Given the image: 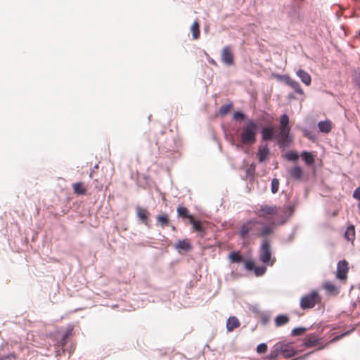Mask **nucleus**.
<instances>
[{"mask_svg": "<svg viewBox=\"0 0 360 360\" xmlns=\"http://www.w3.org/2000/svg\"><path fill=\"white\" fill-rule=\"evenodd\" d=\"M177 214L179 217L186 219V218H191V216L189 214L188 210L184 206H179L177 208Z\"/></svg>", "mask_w": 360, "mask_h": 360, "instance_id": "obj_30", "label": "nucleus"}, {"mask_svg": "<svg viewBox=\"0 0 360 360\" xmlns=\"http://www.w3.org/2000/svg\"><path fill=\"white\" fill-rule=\"evenodd\" d=\"M136 216H137L139 220L141 221L146 226H149V224H148L149 212H148V211L146 209L142 208L139 206L136 207Z\"/></svg>", "mask_w": 360, "mask_h": 360, "instance_id": "obj_10", "label": "nucleus"}, {"mask_svg": "<svg viewBox=\"0 0 360 360\" xmlns=\"http://www.w3.org/2000/svg\"><path fill=\"white\" fill-rule=\"evenodd\" d=\"M71 333L72 329H70V330H67L63 334L60 341L58 342L59 346L61 347L62 349H63V347L66 345L70 335H71Z\"/></svg>", "mask_w": 360, "mask_h": 360, "instance_id": "obj_31", "label": "nucleus"}, {"mask_svg": "<svg viewBox=\"0 0 360 360\" xmlns=\"http://www.w3.org/2000/svg\"><path fill=\"white\" fill-rule=\"evenodd\" d=\"M15 356L14 353H11L8 355H5V356H0V360H10L11 359H15Z\"/></svg>", "mask_w": 360, "mask_h": 360, "instance_id": "obj_46", "label": "nucleus"}, {"mask_svg": "<svg viewBox=\"0 0 360 360\" xmlns=\"http://www.w3.org/2000/svg\"><path fill=\"white\" fill-rule=\"evenodd\" d=\"M348 270V262L346 260L339 261L337 265V278L339 280H345Z\"/></svg>", "mask_w": 360, "mask_h": 360, "instance_id": "obj_7", "label": "nucleus"}, {"mask_svg": "<svg viewBox=\"0 0 360 360\" xmlns=\"http://www.w3.org/2000/svg\"><path fill=\"white\" fill-rule=\"evenodd\" d=\"M275 77L278 81L285 83L288 86L290 83V79H292L288 75H276Z\"/></svg>", "mask_w": 360, "mask_h": 360, "instance_id": "obj_38", "label": "nucleus"}, {"mask_svg": "<svg viewBox=\"0 0 360 360\" xmlns=\"http://www.w3.org/2000/svg\"><path fill=\"white\" fill-rule=\"evenodd\" d=\"M285 158L288 161L297 162L299 158V154L296 151H289L285 154Z\"/></svg>", "mask_w": 360, "mask_h": 360, "instance_id": "obj_32", "label": "nucleus"}, {"mask_svg": "<svg viewBox=\"0 0 360 360\" xmlns=\"http://www.w3.org/2000/svg\"><path fill=\"white\" fill-rule=\"evenodd\" d=\"M259 259L264 265L271 266L276 262V258L272 257L270 241L267 238H264L262 240L259 248Z\"/></svg>", "mask_w": 360, "mask_h": 360, "instance_id": "obj_2", "label": "nucleus"}, {"mask_svg": "<svg viewBox=\"0 0 360 360\" xmlns=\"http://www.w3.org/2000/svg\"><path fill=\"white\" fill-rule=\"evenodd\" d=\"M296 75L300 79L302 82L306 86H309L311 82V77L310 75L302 69H299L296 71Z\"/></svg>", "mask_w": 360, "mask_h": 360, "instance_id": "obj_12", "label": "nucleus"}, {"mask_svg": "<svg viewBox=\"0 0 360 360\" xmlns=\"http://www.w3.org/2000/svg\"><path fill=\"white\" fill-rule=\"evenodd\" d=\"M357 207H358V210H359V213L360 214V202H359Z\"/></svg>", "mask_w": 360, "mask_h": 360, "instance_id": "obj_50", "label": "nucleus"}, {"mask_svg": "<svg viewBox=\"0 0 360 360\" xmlns=\"http://www.w3.org/2000/svg\"><path fill=\"white\" fill-rule=\"evenodd\" d=\"M244 263V265H245V268L248 270V271H252L255 270V263L254 261L251 260V259H249V260H245V262H243Z\"/></svg>", "mask_w": 360, "mask_h": 360, "instance_id": "obj_40", "label": "nucleus"}, {"mask_svg": "<svg viewBox=\"0 0 360 360\" xmlns=\"http://www.w3.org/2000/svg\"><path fill=\"white\" fill-rule=\"evenodd\" d=\"M289 174L294 180H300L303 176V169L300 166L296 165L290 169Z\"/></svg>", "mask_w": 360, "mask_h": 360, "instance_id": "obj_14", "label": "nucleus"}, {"mask_svg": "<svg viewBox=\"0 0 360 360\" xmlns=\"http://www.w3.org/2000/svg\"><path fill=\"white\" fill-rule=\"evenodd\" d=\"M169 226H171V229L173 231H176V228L174 225H170Z\"/></svg>", "mask_w": 360, "mask_h": 360, "instance_id": "obj_49", "label": "nucleus"}, {"mask_svg": "<svg viewBox=\"0 0 360 360\" xmlns=\"http://www.w3.org/2000/svg\"><path fill=\"white\" fill-rule=\"evenodd\" d=\"M268 347L266 343H260L257 346L256 351L258 354H264L267 351Z\"/></svg>", "mask_w": 360, "mask_h": 360, "instance_id": "obj_43", "label": "nucleus"}, {"mask_svg": "<svg viewBox=\"0 0 360 360\" xmlns=\"http://www.w3.org/2000/svg\"><path fill=\"white\" fill-rule=\"evenodd\" d=\"M94 171V169H93V170L90 172V174H89L90 177H91V176H92V174H93Z\"/></svg>", "mask_w": 360, "mask_h": 360, "instance_id": "obj_52", "label": "nucleus"}, {"mask_svg": "<svg viewBox=\"0 0 360 360\" xmlns=\"http://www.w3.org/2000/svg\"><path fill=\"white\" fill-rule=\"evenodd\" d=\"M323 287L328 292L331 294L337 293L338 291L337 287L333 283L328 281L324 283Z\"/></svg>", "mask_w": 360, "mask_h": 360, "instance_id": "obj_34", "label": "nucleus"}, {"mask_svg": "<svg viewBox=\"0 0 360 360\" xmlns=\"http://www.w3.org/2000/svg\"><path fill=\"white\" fill-rule=\"evenodd\" d=\"M3 347H4V345L2 344V345H1L0 349H3Z\"/></svg>", "mask_w": 360, "mask_h": 360, "instance_id": "obj_56", "label": "nucleus"}, {"mask_svg": "<svg viewBox=\"0 0 360 360\" xmlns=\"http://www.w3.org/2000/svg\"><path fill=\"white\" fill-rule=\"evenodd\" d=\"M304 135H305L306 136L309 137V134H308L307 131H304Z\"/></svg>", "mask_w": 360, "mask_h": 360, "instance_id": "obj_51", "label": "nucleus"}, {"mask_svg": "<svg viewBox=\"0 0 360 360\" xmlns=\"http://www.w3.org/2000/svg\"><path fill=\"white\" fill-rule=\"evenodd\" d=\"M262 140L268 141L276 138V131L272 126H265L261 130Z\"/></svg>", "mask_w": 360, "mask_h": 360, "instance_id": "obj_6", "label": "nucleus"}, {"mask_svg": "<svg viewBox=\"0 0 360 360\" xmlns=\"http://www.w3.org/2000/svg\"><path fill=\"white\" fill-rule=\"evenodd\" d=\"M289 317L285 314H280L275 319V323L276 326H283L289 322Z\"/></svg>", "mask_w": 360, "mask_h": 360, "instance_id": "obj_28", "label": "nucleus"}, {"mask_svg": "<svg viewBox=\"0 0 360 360\" xmlns=\"http://www.w3.org/2000/svg\"><path fill=\"white\" fill-rule=\"evenodd\" d=\"M190 222L192 224V227L194 231L199 233L203 231V227L199 221L191 219Z\"/></svg>", "mask_w": 360, "mask_h": 360, "instance_id": "obj_35", "label": "nucleus"}, {"mask_svg": "<svg viewBox=\"0 0 360 360\" xmlns=\"http://www.w3.org/2000/svg\"><path fill=\"white\" fill-rule=\"evenodd\" d=\"M319 343V339L314 335H308L304 339L303 345L307 347L315 346Z\"/></svg>", "mask_w": 360, "mask_h": 360, "instance_id": "obj_15", "label": "nucleus"}, {"mask_svg": "<svg viewBox=\"0 0 360 360\" xmlns=\"http://www.w3.org/2000/svg\"><path fill=\"white\" fill-rule=\"evenodd\" d=\"M176 249L179 250L188 251L191 249V245L188 241L186 240H179L175 245Z\"/></svg>", "mask_w": 360, "mask_h": 360, "instance_id": "obj_24", "label": "nucleus"}, {"mask_svg": "<svg viewBox=\"0 0 360 360\" xmlns=\"http://www.w3.org/2000/svg\"><path fill=\"white\" fill-rule=\"evenodd\" d=\"M221 60L226 66L234 64V56L231 46H226L221 50Z\"/></svg>", "mask_w": 360, "mask_h": 360, "instance_id": "obj_5", "label": "nucleus"}, {"mask_svg": "<svg viewBox=\"0 0 360 360\" xmlns=\"http://www.w3.org/2000/svg\"><path fill=\"white\" fill-rule=\"evenodd\" d=\"M288 86L291 87L297 94L300 95L304 94L302 89L301 88L299 82H297L296 80L291 79L288 84Z\"/></svg>", "mask_w": 360, "mask_h": 360, "instance_id": "obj_27", "label": "nucleus"}, {"mask_svg": "<svg viewBox=\"0 0 360 360\" xmlns=\"http://www.w3.org/2000/svg\"><path fill=\"white\" fill-rule=\"evenodd\" d=\"M266 271V266H255V269L254 270V273L257 276H263L265 272Z\"/></svg>", "mask_w": 360, "mask_h": 360, "instance_id": "obj_41", "label": "nucleus"}, {"mask_svg": "<svg viewBox=\"0 0 360 360\" xmlns=\"http://www.w3.org/2000/svg\"><path fill=\"white\" fill-rule=\"evenodd\" d=\"M259 223L262 225V229L259 233L261 236H268L273 233V226L274 223H273L272 225L266 224L262 222Z\"/></svg>", "mask_w": 360, "mask_h": 360, "instance_id": "obj_25", "label": "nucleus"}, {"mask_svg": "<svg viewBox=\"0 0 360 360\" xmlns=\"http://www.w3.org/2000/svg\"><path fill=\"white\" fill-rule=\"evenodd\" d=\"M294 233H292L290 236V239H292L293 238Z\"/></svg>", "mask_w": 360, "mask_h": 360, "instance_id": "obj_53", "label": "nucleus"}, {"mask_svg": "<svg viewBox=\"0 0 360 360\" xmlns=\"http://www.w3.org/2000/svg\"><path fill=\"white\" fill-rule=\"evenodd\" d=\"M205 54L206 58H207V61L209 62V63H210L214 66L218 65L217 63L212 58H211L207 53L205 52Z\"/></svg>", "mask_w": 360, "mask_h": 360, "instance_id": "obj_45", "label": "nucleus"}, {"mask_svg": "<svg viewBox=\"0 0 360 360\" xmlns=\"http://www.w3.org/2000/svg\"><path fill=\"white\" fill-rule=\"evenodd\" d=\"M276 207L268 205H262L258 210L259 216L271 215L276 213Z\"/></svg>", "mask_w": 360, "mask_h": 360, "instance_id": "obj_16", "label": "nucleus"}, {"mask_svg": "<svg viewBox=\"0 0 360 360\" xmlns=\"http://www.w3.org/2000/svg\"><path fill=\"white\" fill-rule=\"evenodd\" d=\"M290 130H280L278 134L276 135L278 139V144L280 148H287L290 146L292 138L290 135Z\"/></svg>", "mask_w": 360, "mask_h": 360, "instance_id": "obj_4", "label": "nucleus"}, {"mask_svg": "<svg viewBox=\"0 0 360 360\" xmlns=\"http://www.w3.org/2000/svg\"><path fill=\"white\" fill-rule=\"evenodd\" d=\"M354 81L356 84L360 88V72H356L354 75Z\"/></svg>", "mask_w": 360, "mask_h": 360, "instance_id": "obj_47", "label": "nucleus"}, {"mask_svg": "<svg viewBox=\"0 0 360 360\" xmlns=\"http://www.w3.org/2000/svg\"><path fill=\"white\" fill-rule=\"evenodd\" d=\"M233 118L235 120L243 121L246 120V115L242 111H236L233 114Z\"/></svg>", "mask_w": 360, "mask_h": 360, "instance_id": "obj_42", "label": "nucleus"}, {"mask_svg": "<svg viewBox=\"0 0 360 360\" xmlns=\"http://www.w3.org/2000/svg\"><path fill=\"white\" fill-rule=\"evenodd\" d=\"M251 223H252V221H248L246 224H243L240 226V237L242 239H245L247 238L248 234L251 229L250 227L249 226V224Z\"/></svg>", "mask_w": 360, "mask_h": 360, "instance_id": "obj_26", "label": "nucleus"}, {"mask_svg": "<svg viewBox=\"0 0 360 360\" xmlns=\"http://www.w3.org/2000/svg\"><path fill=\"white\" fill-rule=\"evenodd\" d=\"M257 124L252 120H248L246 124L242 128V131L239 136V142L235 143L232 140L231 144L234 145L238 149L242 148L243 146L255 144L257 140Z\"/></svg>", "mask_w": 360, "mask_h": 360, "instance_id": "obj_1", "label": "nucleus"}, {"mask_svg": "<svg viewBox=\"0 0 360 360\" xmlns=\"http://www.w3.org/2000/svg\"><path fill=\"white\" fill-rule=\"evenodd\" d=\"M74 192L78 195H84L86 189L84 188L82 182H77L73 184Z\"/></svg>", "mask_w": 360, "mask_h": 360, "instance_id": "obj_33", "label": "nucleus"}, {"mask_svg": "<svg viewBox=\"0 0 360 360\" xmlns=\"http://www.w3.org/2000/svg\"><path fill=\"white\" fill-rule=\"evenodd\" d=\"M295 210L294 205H288L281 210V224H285L292 215Z\"/></svg>", "mask_w": 360, "mask_h": 360, "instance_id": "obj_8", "label": "nucleus"}, {"mask_svg": "<svg viewBox=\"0 0 360 360\" xmlns=\"http://www.w3.org/2000/svg\"><path fill=\"white\" fill-rule=\"evenodd\" d=\"M320 297L317 291L313 290L311 292L302 296L300 299V307L302 309H309L315 307L319 301Z\"/></svg>", "mask_w": 360, "mask_h": 360, "instance_id": "obj_3", "label": "nucleus"}, {"mask_svg": "<svg viewBox=\"0 0 360 360\" xmlns=\"http://www.w3.org/2000/svg\"><path fill=\"white\" fill-rule=\"evenodd\" d=\"M290 130L289 126V117L287 114H283L280 119V130Z\"/></svg>", "mask_w": 360, "mask_h": 360, "instance_id": "obj_23", "label": "nucleus"}, {"mask_svg": "<svg viewBox=\"0 0 360 360\" xmlns=\"http://www.w3.org/2000/svg\"><path fill=\"white\" fill-rule=\"evenodd\" d=\"M192 37L193 39H196L200 36V25L198 21H194L191 27Z\"/></svg>", "mask_w": 360, "mask_h": 360, "instance_id": "obj_29", "label": "nucleus"}, {"mask_svg": "<svg viewBox=\"0 0 360 360\" xmlns=\"http://www.w3.org/2000/svg\"><path fill=\"white\" fill-rule=\"evenodd\" d=\"M323 347H324L323 346L319 348V349H322Z\"/></svg>", "mask_w": 360, "mask_h": 360, "instance_id": "obj_57", "label": "nucleus"}, {"mask_svg": "<svg viewBox=\"0 0 360 360\" xmlns=\"http://www.w3.org/2000/svg\"><path fill=\"white\" fill-rule=\"evenodd\" d=\"M229 258L232 263H243L245 262V258L238 251L231 252Z\"/></svg>", "mask_w": 360, "mask_h": 360, "instance_id": "obj_18", "label": "nucleus"}, {"mask_svg": "<svg viewBox=\"0 0 360 360\" xmlns=\"http://www.w3.org/2000/svg\"><path fill=\"white\" fill-rule=\"evenodd\" d=\"M282 342L276 343L271 348L270 353L266 356L267 360H276L280 354H282Z\"/></svg>", "mask_w": 360, "mask_h": 360, "instance_id": "obj_9", "label": "nucleus"}, {"mask_svg": "<svg viewBox=\"0 0 360 360\" xmlns=\"http://www.w3.org/2000/svg\"><path fill=\"white\" fill-rule=\"evenodd\" d=\"M349 333H350V331H349V330H348V331H347V332H345V333H342V335H340L336 336L335 338H334V339H333V340H339L340 338H342V337H345V336L347 335L348 334H349Z\"/></svg>", "mask_w": 360, "mask_h": 360, "instance_id": "obj_48", "label": "nucleus"}, {"mask_svg": "<svg viewBox=\"0 0 360 360\" xmlns=\"http://www.w3.org/2000/svg\"><path fill=\"white\" fill-rule=\"evenodd\" d=\"M174 147H169V150H174Z\"/></svg>", "mask_w": 360, "mask_h": 360, "instance_id": "obj_55", "label": "nucleus"}, {"mask_svg": "<svg viewBox=\"0 0 360 360\" xmlns=\"http://www.w3.org/2000/svg\"><path fill=\"white\" fill-rule=\"evenodd\" d=\"M344 237L348 241H352L355 238V229L354 225L351 224L347 227Z\"/></svg>", "mask_w": 360, "mask_h": 360, "instance_id": "obj_21", "label": "nucleus"}, {"mask_svg": "<svg viewBox=\"0 0 360 360\" xmlns=\"http://www.w3.org/2000/svg\"><path fill=\"white\" fill-rule=\"evenodd\" d=\"M269 154L270 150L267 145H264V146H259L258 147L257 156L259 162H265L268 159Z\"/></svg>", "mask_w": 360, "mask_h": 360, "instance_id": "obj_11", "label": "nucleus"}, {"mask_svg": "<svg viewBox=\"0 0 360 360\" xmlns=\"http://www.w3.org/2000/svg\"><path fill=\"white\" fill-rule=\"evenodd\" d=\"M156 225L165 228L170 226V222L167 214H160L157 217Z\"/></svg>", "mask_w": 360, "mask_h": 360, "instance_id": "obj_17", "label": "nucleus"}, {"mask_svg": "<svg viewBox=\"0 0 360 360\" xmlns=\"http://www.w3.org/2000/svg\"><path fill=\"white\" fill-rule=\"evenodd\" d=\"M318 128L322 133H328L331 130V122L329 120L320 121L318 123Z\"/></svg>", "mask_w": 360, "mask_h": 360, "instance_id": "obj_22", "label": "nucleus"}, {"mask_svg": "<svg viewBox=\"0 0 360 360\" xmlns=\"http://www.w3.org/2000/svg\"><path fill=\"white\" fill-rule=\"evenodd\" d=\"M301 157L302 160L304 161L306 165H312L314 163L315 159L314 156L312 155L311 152L304 150L301 153Z\"/></svg>", "mask_w": 360, "mask_h": 360, "instance_id": "obj_20", "label": "nucleus"}, {"mask_svg": "<svg viewBox=\"0 0 360 360\" xmlns=\"http://www.w3.org/2000/svg\"><path fill=\"white\" fill-rule=\"evenodd\" d=\"M285 358H290L297 354V351L290 347L289 344L282 342V352Z\"/></svg>", "mask_w": 360, "mask_h": 360, "instance_id": "obj_13", "label": "nucleus"}, {"mask_svg": "<svg viewBox=\"0 0 360 360\" xmlns=\"http://www.w3.org/2000/svg\"><path fill=\"white\" fill-rule=\"evenodd\" d=\"M239 326L240 322L235 316H230L226 321V329L228 331H232Z\"/></svg>", "mask_w": 360, "mask_h": 360, "instance_id": "obj_19", "label": "nucleus"}, {"mask_svg": "<svg viewBox=\"0 0 360 360\" xmlns=\"http://www.w3.org/2000/svg\"><path fill=\"white\" fill-rule=\"evenodd\" d=\"M353 198L360 202V186L357 187L353 193Z\"/></svg>", "mask_w": 360, "mask_h": 360, "instance_id": "obj_44", "label": "nucleus"}, {"mask_svg": "<svg viewBox=\"0 0 360 360\" xmlns=\"http://www.w3.org/2000/svg\"><path fill=\"white\" fill-rule=\"evenodd\" d=\"M98 167V165H96L94 166V169H97Z\"/></svg>", "mask_w": 360, "mask_h": 360, "instance_id": "obj_54", "label": "nucleus"}, {"mask_svg": "<svg viewBox=\"0 0 360 360\" xmlns=\"http://www.w3.org/2000/svg\"><path fill=\"white\" fill-rule=\"evenodd\" d=\"M233 107V104L231 103H229L228 104H226V105H221L219 108V114L221 115V116H224L225 115H226L229 110H231V108Z\"/></svg>", "mask_w": 360, "mask_h": 360, "instance_id": "obj_37", "label": "nucleus"}, {"mask_svg": "<svg viewBox=\"0 0 360 360\" xmlns=\"http://www.w3.org/2000/svg\"><path fill=\"white\" fill-rule=\"evenodd\" d=\"M307 330V328L305 327L295 328L291 331V335L300 336V335H303Z\"/></svg>", "mask_w": 360, "mask_h": 360, "instance_id": "obj_36", "label": "nucleus"}, {"mask_svg": "<svg viewBox=\"0 0 360 360\" xmlns=\"http://www.w3.org/2000/svg\"><path fill=\"white\" fill-rule=\"evenodd\" d=\"M279 187V181L278 179L274 178L272 179L271 183V191L272 193L275 194L278 192Z\"/></svg>", "mask_w": 360, "mask_h": 360, "instance_id": "obj_39", "label": "nucleus"}]
</instances>
